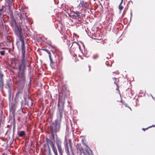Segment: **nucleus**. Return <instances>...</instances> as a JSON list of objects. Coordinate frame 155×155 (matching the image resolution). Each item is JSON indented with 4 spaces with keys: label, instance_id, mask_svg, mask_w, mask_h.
I'll use <instances>...</instances> for the list:
<instances>
[{
    "label": "nucleus",
    "instance_id": "10",
    "mask_svg": "<svg viewBox=\"0 0 155 155\" xmlns=\"http://www.w3.org/2000/svg\"><path fill=\"white\" fill-rule=\"evenodd\" d=\"M4 75L1 71H0V89H2L4 86L3 77Z\"/></svg>",
    "mask_w": 155,
    "mask_h": 155
},
{
    "label": "nucleus",
    "instance_id": "4",
    "mask_svg": "<svg viewBox=\"0 0 155 155\" xmlns=\"http://www.w3.org/2000/svg\"><path fill=\"white\" fill-rule=\"evenodd\" d=\"M14 22L15 24V27L14 30L15 34L18 37L19 39L21 38H24L22 33V29L20 25H17L15 20H14Z\"/></svg>",
    "mask_w": 155,
    "mask_h": 155
},
{
    "label": "nucleus",
    "instance_id": "16",
    "mask_svg": "<svg viewBox=\"0 0 155 155\" xmlns=\"http://www.w3.org/2000/svg\"><path fill=\"white\" fill-rule=\"evenodd\" d=\"M57 55L59 57L58 58L59 61H61L63 59V57L61 52H59V53H57Z\"/></svg>",
    "mask_w": 155,
    "mask_h": 155
},
{
    "label": "nucleus",
    "instance_id": "31",
    "mask_svg": "<svg viewBox=\"0 0 155 155\" xmlns=\"http://www.w3.org/2000/svg\"><path fill=\"white\" fill-rule=\"evenodd\" d=\"M3 12H0V16L2 14Z\"/></svg>",
    "mask_w": 155,
    "mask_h": 155
},
{
    "label": "nucleus",
    "instance_id": "3",
    "mask_svg": "<svg viewBox=\"0 0 155 155\" xmlns=\"http://www.w3.org/2000/svg\"><path fill=\"white\" fill-rule=\"evenodd\" d=\"M46 140L48 148L49 155H51L50 146L52 148L54 154L56 155L58 154L57 149L53 142L50 139L47 138L46 139Z\"/></svg>",
    "mask_w": 155,
    "mask_h": 155
},
{
    "label": "nucleus",
    "instance_id": "9",
    "mask_svg": "<svg viewBox=\"0 0 155 155\" xmlns=\"http://www.w3.org/2000/svg\"><path fill=\"white\" fill-rule=\"evenodd\" d=\"M18 78L20 81L24 82L25 78V72H20L18 74Z\"/></svg>",
    "mask_w": 155,
    "mask_h": 155
},
{
    "label": "nucleus",
    "instance_id": "20",
    "mask_svg": "<svg viewBox=\"0 0 155 155\" xmlns=\"http://www.w3.org/2000/svg\"><path fill=\"white\" fill-rule=\"evenodd\" d=\"M70 149H71V150L72 153L73 155H74V150H73V147H72L71 143H70Z\"/></svg>",
    "mask_w": 155,
    "mask_h": 155
},
{
    "label": "nucleus",
    "instance_id": "33",
    "mask_svg": "<svg viewBox=\"0 0 155 155\" xmlns=\"http://www.w3.org/2000/svg\"><path fill=\"white\" fill-rule=\"evenodd\" d=\"M13 120H14V124H15V119L14 118V119H13Z\"/></svg>",
    "mask_w": 155,
    "mask_h": 155
},
{
    "label": "nucleus",
    "instance_id": "39",
    "mask_svg": "<svg viewBox=\"0 0 155 155\" xmlns=\"http://www.w3.org/2000/svg\"><path fill=\"white\" fill-rule=\"evenodd\" d=\"M123 2V0H121V2Z\"/></svg>",
    "mask_w": 155,
    "mask_h": 155
},
{
    "label": "nucleus",
    "instance_id": "41",
    "mask_svg": "<svg viewBox=\"0 0 155 155\" xmlns=\"http://www.w3.org/2000/svg\"><path fill=\"white\" fill-rule=\"evenodd\" d=\"M58 155V154H56V155Z\"/></svg>",
    "mask_w": 155,
    "mask_h": 155
},
{
    "label": "nucleus",
    "instance_id": "8",
    "mask_svg": "<svg viewBox=\"0 0 155 155\" xmlns=\"http://www.w3.org/2000/svg\"><path fill=\"white\" fill-rule=\"evenodd\" d=\"M21 42V57L27 58L25 55V42L24 40V38H21L19 39Z\"/></svg>",
    "mask_w": 155,
    "mask_h": 155
},
{
    "label": "nucleus",
    "instance_id": "7",
    "mask_svg": "<svg viewBox=\"0 0 155 155\" xmlns=\"http://www.w3.org/2000/svg\"><path fill=\"white\" fill-rule=\"evenodd\" d=\"M68 47L70 48V50L73 52L74 51L78 48L80 49L81 48L80 45L76 42L70 43L68 45Z\"/></svg>",
    "mask_w": 155,
    "mask_h": 155
},
{
    "label": "nucleus",
    "instance_id": "29",
    "mask_svg": "<svg viewBox=\"0 0 155 155\" xmlns=\"http://www.w3.org/2000/svg\"><path fill=\"white\" fill-rule=\"evenodd\" d=\"M62 87H63V88H64V89H66V85H64L62 86Z\"/></svg>",
    "mask_w": 155,
    "mask_h": 155
},
{
    "label": "nucleus",
    "instance_id": "40",
    "mask_svg": "<svg viewBox=\"0 0 155 155\" xmlns=\"http://www.w3.org/2000/svg\"><path fill=\"white\" fill-rule=\"evenodd\" d=\"M20 18L21 19V16L20 17Z\"/></svg>",
    "mask_w": 155,
    "mask_h": 155
},
{
    "label": "nucleus",
    "instance_id": "26",
    "mask_svg": "<svg viewBox=\"0 0 155 155\" xmlns=\"http://www.w3.org/2000/svg\"><path fill=\"white\" fill-rule=\"evenodd\" d=\"M1 49H6V50H7L9 52H10V49H8V48H1Z\"/></svg>",
    "mask_w": 155,
    "mask_h": 155
},
{
    "label": "nucleus",
    "instance_id": "30",
    "mask_svg": "<svg viewBox=\"0 0 155 155\" xmlns=\"http://www.w3.org/2000/svg\"><path fill=\"white\" fill-rule=\"evenodd\" d=\"M89 71H91V66L90 65L89 66Z\"/></svg>",
    "mask_w": 155,
    "mask_h": 155
},
{
    "label": "nucleus",
    "instance_id": "19",
    "mask_svg": "<svg viewBox=\"0 0 155 155\" xmlns=\"http://www.w3.org/2000/svg\"><path fill=\"white\" fill-rule=\"evenodd\" d=\"M41 50L47 52L49 56L51 55V53L48 50L46 49H42Z\"/></svg>",
    "mask_w": 155,
    "mask_h": 155
},
{
    "label": "nucleus",
    "instance_id": "27",
    "mask_svg": "<svg viewBox=\"0 0 155 155\" xmlns=\"http://www.w3.org/2000/svg\"><path fill=\"white\" fill-rule=\"evenodd\" d=\"M98 56L97 55H94L93 57V58L94 59H96L98 58Z\"/></svg>",
    "mask_w": 155,
    "mask_h": 155
},
{
    "label": "nucleus",
    "instance_id": "38",
    "mask_svg": "<svg viewBox=\"0 0 155 155\" xmlns=\"http://www.w3.org/2000/svg\"><path fill=\"white\" fill-rule=\"evenodd\" d=\"M125 106L127 107V104H126V105H125Z\"/></svg>",
    "mask_w": 155,
    "mask_h": 155
},
{
    "label": "nucleus",
    "instance_id": "5",
    "mask_svg": "<svg viewBox=\"0 0 155 155\" xmlns=\"http://www.w3.org/2000/svg\"><path fill=\"white\" fill-rule=\"evenodd\" d=\"M55 143L60 154L62 155L63 151L61 146L62 141L60 139L57 137L55 140Z\"/></svg>",
    "mask_w": 155,
    "mask_h": 155
},
{
    "label": "nucleus",
    "instance_id": "35",
    "mask_svg": "<svg viewBox=\"0 0 155 155\" xmlns=\"http://www.w3.org/2000/svg\"><path fill=\"white\" fill-rule=\"evenodd\" d=\"M142 130H145V129H144V128H143V129H142Z\"/></svg>",
    "mask_w": 155,
    "mask_h": 155
},
{
    "label": "nucleus",
    "instance_id": "18",
    "mask_svg": "<svg viewBox=\"0 0 155 155\" xmlns=\"http://www.w3.org/2000/svg\"><path fill=\"white\" fill-rule=\"evenodd\" d=\"M25 132L24 131H21L18 134V135L19 137H23L25 136Z\"/></svg>",
    "mask_w": 155,
    "mask_h": 155
},
{
    "label": "nucleus",
    "instance_id": "13",
    "mask_svg": "<svg viewBox=\"0 0 155 155\" xmlns=\"http://www.w3.org/2000/svg\"><path fill=\"white\" fill-rule=\"evenodd\" d=\"M81 10H80V11L74 10L73 11L74 12L76 15H73L74 16L78 17V18H80L81 17L80 15V14L82 12H81Z\"/></svg>",
    "mask_w": 155,
    "mask_h": 155
},
{
    "label": "nucleus",
    "instance_id": "6",
    "mask_svg": "<svg viewBox=\"0 0 155 155\" xmlns=\"http://www.w3.org/2000/svg\"><path fill=\"white\" fill-rule=\"evenodd\" d=\"M80 7H82L85 8L86 9H87V10L88 13L89 12V11L91 12V10L90 9L89 4L84 0H82L79 6H78L77 8H79L80 9ZM85 11L87 12V11H86V9H85Z\"/></svg>",
    "mask_w": 155,
    "mask_h": 155
},
{
    "label": "nucleus",
    "instance_id": "2",
    "mask_svg": "<svg viewBox=\"0 0 155 155\" xmlns=\"http://www.w3.org/2000/svg\"><path fill=\"white\" fill-rule=\"evenodd\" d=\"M27 62V58H22L20 63H19L17 60L13 61L12 64V67L13 68L18 70L20 72H25L26 70Z\"/></svg>",
    "mask_w": 155,
    "mask_h": 155
},
{
    "label": "nucleus",
    "instance_id": "37",
    "mask_svg": "<svg viewBox=\"0 0 155 155\" xmlns=\"http://www.w3.org/2000/svg\"><path fill=\"white\" fill-rule=\"evenodd\" d=\"M14 129H15V126H14V127H13V130H14Z\"/></svg>",
    "mask_w": 155,
    "mask_h": 155
},
{
    "label": "nucleus",
    "instance_id": "36",
    "mask_svg": "<svg viewBox=\"0 0 155 155\" xmlns=\"http://www.w3.org/2000/svg\"><path fill=\"white\" fill-rule=\"evenodd\" d=\"M1 44H0V47H1Z\"/></svg>",
    "mask_w": 155,
    "mask_h": 155
},
{
    "label": "nucleus",
    "instance_id": "11",
    "mask_svg": "<svg viewBox=\"0 0 155 155\" xmlns=\"http://www.w3.org/2000/svg\"><path fill=\"white\" fill-rule=\"evenodd\" d=\"M23 91V88H18L17 91V93H16L15 98L16 99H18L19 96V94H22Z\"/></svg>",
    "mask_w": 155,
    "mask_h": 155
},
{
    "label": "nucleus",
    "instance_id": "22",
    "mask_svg": "<svg viewBox=\"0 0 155 155\" xmlns=\"http://www.w3.org/2000/svg\"><path fill=\"white\" fill-rule=\"evenodd\" d=\"M5 8V6H2V8L0 9V12H4L5 11V10L4 9V8Z\"/></svg>",
    "mask_w": 155,
    "mask_h": 155
},
{
    "label": "nucleus",
    "instance_id": "15",
    "mask_svg": "<svg viewBox=\"0 0 155 155\" xmlns=\"http://www.w3.org/2000/svg\"><path fill=\"white\" fill-rule=\"evenodd\" d=\"M77 149L79 150L81 153H83L84 152V150L83 147L81 146V144H77Z\"/></svg>",
    "mask_w": 155,
    "mask_h": 155
},
{
    "label": "nucleus",
    "instance_id": "25",
    "mask_svg": "<svg viewBox=\"0 0 155 155\" xmlns=\"http://www.w3.org/2000/svg\"><path fill=\"white\" fill-rule=\"evenodd\" d=\"M13 3L12 1L11 3L8 2V5L10 7L12 6L13 5Z\"/></svg>",
    "mask_w": 155,
    "mask_h": 155
},
{
    "label": "nucleus",
    "instance_id": "32",
    "mask_svg": "<svg viewBox=\"0 0 155 155\" xmlns=\"http://www.w3.org/2000/svg\"><path fill=\"white\" fill-rule=\"evenodd\" d=\"M152 126H151V127H148V128H146L145 129V130H147V129H148V128H150V127H152Z\"/></svg>",
    "mask_w": 155,
    "mask_h": 155
},
{
    "label": "nucleus",
    "instance_id": "14",
    "mask_svg": "<svg viewBox=\"0 0 155 155\" xmlns=\"http://www.w3.org/2000/svg\"><path fill=\"white\" fill-rule=\"evenodd\" d=\"M64 147L65 150L67 154L68 155H70V152L69 151L68 146L67 142H66V144L64 145Z\"/></svg>",
    "mask_w": 155,
    "mask_h": 155
},
{
    "label": "nucleus",
    "instance_id": "1",
    "mask_svg": "<svg viewBox=\"0 0 155 155\" xmlns=\"http://www.w3.org/2000/svg\"><path fill=\"white\" fill-rule=\"evenodd\" d=\"M59 99L58 104V112L57 114V118L55 120L54 122L51 124L49 127L50 132H55L56 133L59 131L61 127V118L64 111V104L61 106L59 104Z\"/></svg>",
    "mask_w": 155,
    "mask_h": 155
},
{
    "label": "nucleus",
    "instance_id": "28",
    "mask_svg": "<svg viewBox=\"0 0 155 155\" xmlns=\"http://www.w3.org/2000/svg\"><path fill=\"white\" fill-rule=\"evenodd\" d=\"M87 155H93V154L92 153V152H91V153H88Z\"/></svg>",
    "mask_w": 155,
    "mask_h": 155
},
{
    "label": "nucleus",
    "instance_id": "34",
    "mask_svg": "<svg viewBox=\"0 0 155 155\" xmlns=\"http://www.w3.org/2000/svg\"><path fill=\"white\" fill-rule=\"evenodd\" d=\"M128 107L131 110H132L131 109L130 107Z\"/></svg>",
    "mask_w": 155,
    "mask_h": 155
},
{
    "label": "nucleus",
    "instance_id": "12",
    "mask_svg": "<svg viewBox=\"0 0 155 155\" xmlns=\"http://www.w3.org/2000/svg\"><path fill=\"white\" fill-rule=\"evenodd\" d=\"M49 57L50 61V66L51 68L53 69L54 67V62L53 60L52 59L51 55Z\"/></svg>",
    "mask_w": 155,
    "mask_h": 155
},
{
    "label": "nucleus",
    "instance_id": "23",
    "mask_svg": "<svg viewBox=\"0 0 155 155\" xmlns=\"http://www.w3.org/2000/svg\"><path fill=\"white\" fill-rule=\"evenodd\" d=\"M50 132L51 134V135L53 139V140H54V138H55L54 135H55V133L52 132Z\"/></svg>",
    "mask_w": 155,
    "mask_h": 155
},
{
    "label": "nucleus",
    "instance_id": "21",
    "mask_svg": "<svg viewBox=\"0 0 155 155\" xmlns=\"http://www.w3.org/2000/svg\"><path fill=\"white\" fill-rule=\"evenodd\" d=\"M122 2H121L120 3V4L119 5V9H120V12L123 8V6L121 5V3H122Z\"/></svg>",
    "mask_w": 155,
    "mask_h": 155
},
{
    "label": "nucleus",
    "instance_id": "17",
    "mask_svg": "<svg viewBox=\"0 0 155 155\" xmlns=\"http://www.w3.org/2000/svg\"><path fill=\"white\" fill-rule=\"evenodd\" d=\"M113 79L114 80V82L115 84L117 86V89H118L119 88V85L118 84V83L119 81L118 80L117 78H113Z\"/></svg>",
    "mask_w": 155,
    "mask_h": 155
},
{
    "label": "nucleus",
    "instance_id": "24",
    "mask_svg": "<svg viewBox=\"0 0 155 155\" xmlns=\"http://www.w3.org/2000/svg\"><path fill=\"white\" fill-rule=\"evenodd\" d=\"M5 51H0V54L2 55H4L5 53Z\"/></svg>",
    "mask_w": 155,
    "mask_h": 155
}]
</instances>
